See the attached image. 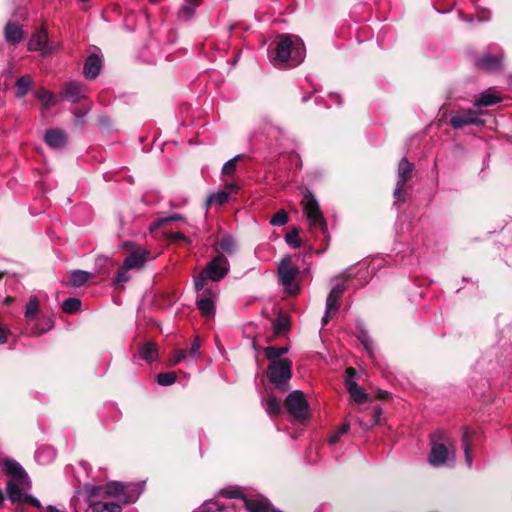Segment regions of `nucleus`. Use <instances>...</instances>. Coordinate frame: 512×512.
Instances as JSON below:
<instances>
[{"label":"nucleus","mask_w":512,"mask_h":512,"mask_svg":"<svg viewBox=\"0 0 512 512\" xmlns=\"http://www.w3.org/2000/svg\"><path fill=\"white\" fill-rule=\"evenodd\" d=\"M182 219H183V217L181 215H179V214H174V215H171V216H168V217L159 218L156 221H154L152 224H150L149 231L150 232H154L160 226H162V225H164L166 223H170V222H173V221H179V220H182Z\"/></svg>","instance_id":"72a5a7b5"},{"label":"nucleus","mask_w":512,"mask_h":512,"mask_svg":"<svg viewBox=\"0 0 512 512\" xmlns=\"http://www.w3.org/2000/svg\"><path fill=\"white\" fill-rule=\"evenodd\" d=\"M227 188L230 190H236L237 187L235 184H229V185H227Z\"/></svg>","instance_id":"bf43d9fd"},{"label":"nucleus","mask_w":512,"mask_h":512,"mask_svg":"<svg viewBox=\"0 0 512 512\" xmlns=\"http://www.w3.org/2000/svg\"><path fill=\"white\" fill-rule=\"evenodd\" d=\"M149 256L150 252L147 249L138 248L125 258L123 264L125 268H129L130 270H139L145 265Z\"/></svg>","instance_id":"f8f14e48"},{"label":"nucleus","mask_w":512,"mask_h":512,"mask_svg":"<svg viewBox=\"0 0 512 512\" xmlns=\"http://www.w3.org/2000/svg\"><path fill=\"white\" fill-rule=\"evenodd\" d=\"M2 468L6 474L12 477L11 479L28 477L22 466L13 459H4Z\"/></svg>","instance_id":"aec40b11"},{"label":"nucleus","mask_w":512,"mask_h":512,"mask_svg":"<svg viewBox=\"0 0 512 512\" xmlns=\"http://www.w3.org/2000/svg\"><path fill=\"white\" fill-rule=\"evenodd\" d=\"M272 63L275 66L288 64L294 67L303 62L306 54L302 39L296 35L282 34L278 37Z\"/></svg>","instance_id":"f03ea898"},{"label":"nucleus","mask_w":512,"mask_h":512,"mask_svg":"<svg viewBox=\"0 0 512 512\" xmlns=\"http://www.w3.org/2000/svg\"><path fill=\"white\" fill-rule=\"evenodd\" d=\"M218 250L228 255H232L237 250V245L231 236H225L217 242Z\"/></svg>","instance_id":"c85d7f7f"},{"label":"nucleus","mask_w":512,"mask_h":512,"mask_svg":"<svg viewBox=\"0 0 512 512\" xmlns=\"http://www.w3.org/2000/svg\"><path fill=\"white\" fill-rule=\"evenodd\" d=\"M3 500H4V496H3L2 491L0 490V504L3 502Z\"/></svg>","instance_id":"052dcab7"},{"label":"nucleus","mask_w":512,"mask_h":512,"mask_svg":"<svg viewBox=\"0 0 512 512\" xmlns=\"http://www.w3.org/2000/svg\"><path fill=\"white\" fill-rule=\"evenodd\" d=\"M201 342L198 337H196L192 343V346L189 351V357L191 359H196L200 355Z\"/></svg>","instance_id":"c03bdc74"},{"label":"nucleus","mask_w":512,"mask_h":512,"mask_svg":"<svg viewBox=\"0 0 512 512\" xmlns=\"http://www.w3.org/2000/svg\"><path fill=\"white\" fill-rule=\"evenodd\" d=\"M221 495L228 499L238 498L239 500L237 503L218 507L219 512H239L241 509H246L248 512H282L272 508L265 499H248L239 491L222 490Z\"/></svg>","instance_id":"7ed1b4c3"},{"label":"nucleus","mask_w":512,"mask_h":512,"mask_svg":"<svg viewBox=\"0 0 512 512\" xmlns=\"http://www.w3.org/2000/svg\"><path fill=\"white\" fill-rule=\"evenodd\" d=\"M27 482L28 477L10 479L6 486L7 497L12 502H20L23 499L22 489L25 487Z\"/></svg>","instance_id":"2eb2a0df"},{"label":"nucleus","mask_w":512,"mask_h":512,"mask_svg":"<svg viewBox=\"0 0 512 512\" xmlns=\"http://www.w3.org/2000/svg\"><path fill=\"white\" fill-rule=\"evenodd\" d=\"M501 63V58L498 56L486 55L477 60L476 65L480 68L487 70H494L499 68Z\"/></svg>","instance_id":"bb28decb"},{"label":"nucleus","mask_w":512,"mask_h":512,"mask_svg":"<svg viewBox=\"0 0 512 512\" xmlns=\"http://www.w3.org/2000/svg\"><path fill=\"white\" fill-rule=\"evenodd\" d=\"M81 301L78 298H68L62 304V309L64 312L72 314L80 310Z\"/></svg>","instance_id":"f704fd0d"},{"label":"nucleus","mask_w":512,"mask_h":512,"mask_svg":"<svg viewBox=\"0 0 512 512\" xmlns=\"http://www.w3.org/2000/svg\"><path fill=\"white\" fill-rule=\"evenodd\" d=\"M412 170L413 165L406 158L401 159L398 165L397 182H399L400 185H405L410 179Z\"/></svg>","instance_id":"4be33fe9"},{"label":"nucleus","mask_w":512,"mask_h":512,"mask_svg":"<svg viewBox=\"0 0 512 512\" xmlns=\"http://www.w3.org/2000/svg\"><path fill=\"white\" fill-rule=\"evenodd\" d=\"M301 205L310 225L312 227H320L325 231L327 229V225L315 196L312 193L307 192L303 196Z\"/></svg>","instance_id":"423d86ee"},{"label":"nucleus","mask_w":512,"mask_h":512,"mask_svg":"<svg viewBox=\"0 0 512 512\" xmlns=\"http://www.w3.org/2000/svg\"><path fill=\"white\" fill-rule=\"evenodd\" d=\"M47 38L48 36L45 30H38L31 36L28 42V49L30 51H41L42 53H48L50 48L47 44Z\"/></svg>","instance_id":"f3484780"},{"label":"nucleus","mask_w":512,"mask_h":512,"mask_svg":"<svg viewBox=\"0 0 512 512\" xmlns=\"http://www.w3.org/2000/svg\"><path fill=\"white\" fill-rule=\"evenodd\" d=\"M21 501L28 503L37 508L41 507L39 500L34 498L33 496H25V497H23V499Z\"/></svg>","instance_id":"3c124183"},{"label":"nucleus","mask_w":512,"mask_h":512,"mask_svg":"<svg viewBox=\"0 0 512 512\" xmlns=\"http://www.w3.org/2000/svg\"><path fill=\"white\" fill-rule=\"evenodd\" d=\"M91 273L83 270H74L70 273V280L68 285L72 287L83 286L90 278Z\"/></svg>","instance_id":"393cba45"},{"label":"nucleus","mask_w":512,"mask_h":512,"mask_svg":"<svg viewBox=\"0 0 512 512\" xmlns=\"http://www.w3.org/2000/svg\"><path fill=\"white\" fill-rule=\"evenodd\" d=\"M56 456L55 451L52 448L46 447L36 452V460L40 464H47L54 460Z\"/></svg>","instance_id":"2f4dec72"},{"label":"nucleus","mask_w":512,"mask_h":512,"mask_svg":"<svg viewBox=\"0 0 512 512\" xmlns=\"http://www.w3.org/2000/svg\"><path fill=\"white\" fill-rule=\"evenodd\" d=\"M267 376L279 390L286 391L292 376V362L288 359L269 363Z\"/></svg>","instance_id":"39448f33"},{"label":"nucleus","mask_w":512,"mask_h":512,"mask_svg":"<svg viewBox=\"0 0 512 512\" xmlns=\"http://www.w3.org/2000/svg\"><path fill=\"white\" fill-rule=\"evenodd\" d=\"M85 492L90 501V512H122V507L118 503L94 501L93 499L111 497L116 498L124 504L133 503L138 499L141 488L136 484L126 485L113 481L100 486L86 485Z\"/></svg>","instance_id":"f257e3e1"},{"label":"nucleus","mask_w":512,"mask_h":512,"mask_svg":"<svg viewBox=\"0 0 512 512\" xmlns=\"http://www.w3.org/2000/svg\"><path fill=\"white\" fill-rule=\"evenodd\" d=\"M8 334V331H6L3 328H0V344H4L7 342Z\"/></svg>","instance_id":"864d4df0"},{"label":"nucleus","mask_w":512,"mask_h":512,"mask_svg":"<svg viewBox=\"0 0 512 512\" xmlns=\"http://www.w3.org/2000/svg\"><path fill=\"white\" fill-rule=\"evenodd\" d=\"M345 291L343 284L335 285L326 299V311L322 318V324L326 325L330 319H332L338 312L339 301Z\"/></svg>","instance_id":"9d476101"},{"label":"nucleus","mask_w":512,"mask_h":512,"mask_svg":"<svg viewBox=\"0 0 512 512\" xmlns=\"http://www.w3.org/2000/svg\"><path fill=\"white\" fill-rule=\"evenodd\" d=\"M139 355L143 360L151 363L158 358L157 346L152 342H147L139 348Z\"/></svg>","instance_id":"b1692460"},{"label":"nucleus","mask_w":512,"mask_h":512,"mask_svg":"<svg viewBox=\"0 0 512 512\" xmlns=\"http://www.w3.org/2000/svg\"><path fill=\"white\" fill-rule=\"evenodd\" d=\"M450 123L455 129H458L466 125L482 123V121L477 118L475 111L467 110L463 113L453 115L450 119Z\"/></svg>","instance_id":"dca6fc26"},{"label":"nucleus","mask_w":512,"mask_h":512,"mask_svg":"<svg viewBox=\"0 0 512 512\" xmlns=\"http://www.w3.org/2000/svg\"><path fill=\"white\" fill-rule=\"evenodd\" d=\"M349 427H350L349 423H344V424H343V425L338 429L337 433H338L339 435H341V436H342L343 434H345V433H347V432H348Z\"/></svg>","instance_id":"5fc2aeb1"},{"label":"nucleus","mask_w":512,"mask_h":512,"mask_svg":"<svg viewBox=\"0 0 512 512\" xmlns=\"http://www.w3.org/2000/svg\"><path fill=\"white\" fill-rule=\"evenodd\" d=\"M200 5V0H185L181 9V15L189 18L193 16L195 9Z\"/></svg>","instance_id":"e433bc0d"},{"label":"nucleus","mask_w":512,"mask_h":512,"mask_svg":"<svg viewBox=\"0 0 512 512\" xmlns=\"http://www.w3.org/2000/svg\"><path fill=\"white\" fill-rule=\"evenodd\" d=\"M32 85V79L30 76H22L16 81V97H24L30 90Z\"/></svg>","instance_id":"cd10ccee"},{"label":"nucleus","mask_w":512,"mask_h":512,"mask_svg":"<svg viewBox=\"0 0 512 512\" xmlns=\"http://www.w3.org/2000/svg\"><path fill=\"white\" fill-rule=\"evenodd\" d=\"M4 35L8 43L17 44L23 39L24 32L20 26L8 23L5 27Z\"/></svg>","instance_id":"412c9836"},{"label":"nucleus","mask_w":512,"mask_h":512,"mask_svg":"<svg viewBox=\"0 0 512 512\" xmlns=\"http://www.w3.org/2000/svg\"><path fill=\"white\" fill-rule=\"evenodd\" d=\"M432 466L439 467L455 461L454 449H449L442 443H433L428 457Z\"/></svg>","instance_id":"1a4fd4ad"},{"label":"nucleus","mask_w":512,"mask_h":512,"mask_svg":"<svg viewBox=\"0 0 512 512\" xmlns=\"http://www.w3.org/2000/svg\"><path fill=\"white\" fill-rule=\"evenodd\" d=\"M285 240L292 248H299L301 246V240L297 230H292L286 234Z\"/></svg>","instance_id":"79ce46f5"},{"label":"nucleus","mask_w":512,"mask_h":512,"mask_svg":"<svg viewBox=\"0 0 512 512\" xmlns=\"http://www.w3.org/2000/svg\"><path fill=\"white\" fill-rule=\"evenodd\" d=\"M11 301H12V298H10V297H7V298H6V300H5V302H6L7 304H8V303H10Z\"/></svg>","instance_id":"680f3d73"},{"label":"nucleus","mask_w":512,"mask_h":512,"mask_svg":"<svg viewBox=\"0 0 512 512\" xmlns=\"http://www.w3.org/2000/svg\"><path fill=\"white\" fill-rule=\"evenodd\" d=\"M151 3H158L160 0H149Z\"/></svg>","instance_id":"e2e57ef3"},{"label":"nucleus","mask_w":512,"mask_h":512,"mask_svg":"<svg viewBox=\"0 0 512 512\" xmlns=\"http://www.w3.org/2000/svg\"><path fill=\"white\" fill-rule=\"evenodd\" d=\"M176 381L174 372L159 373L157 375V382L162 386L172 385Z\"/></svg>","instance_id":"58836bf2"},{"label":"nucleus","mask_w":512,"mask_h":512,"mask_svg":"<svg viewBox=\"0 0 512 512\" xmlns=\"http://www.w3.org/2000/svg\"><path fill=\"white\" fill-rule=\"evenodd\" d=\"M404 188H405V185H400L399 182H397L396 184V188L394 190V197L398 200V201H404Z\"/></svg>","instance_id":"09e8293b"},{"label":"nucleus","mask_w":512,"mask_h":512,"mask_svg":"<svg viewBox=\"0 0 512 512\" xmlns=\"http://www.w3.org/2000/svg\"><path fill=\"white\" fill-rule=\"evenodd\" d=\"M45 142L54 149L63 148L67 143V136L61 129H50L44 136Z\"/></svg>","instance_id":"a211bd4d"},{"label":"nucleus","mask_w":512,"mask_h":512,"mask_svg":"<svg viewBox=\"0 0 512 512\" xmlns=\"http://www.w3.org/2000/svg\"><path fill=\"white\" fill-rule=\"evenodd\" d=\"M52 327L53 322L49 318L42 319L34 328H32V334L40 335L42 333L49 331Z\"/></svg>","instance_id":"4c0bfd02"},{"label":"nucleus","mask_w":512,"mask_h":512,"mask_svg":"<svg viewBox=\"0 0 512 512\" xmlns=\"http://www.w3.org/2000/svg\"><path fill=\"white\" fill-rule=\"evenodd\" d=\"M86 90L81 83L71 81L65 84L62 90V98L72 103L78 102L85 97Z\"/></svg>","instance_id":"4468645a"},{"label":"nucleus","mask_w":512,"mask_h":512,"mask_svg":"<svg viewBox=\"0 0 512 512\" xmlns=\"http://www.w3.org/2000/svg\"><path fill=\"white\" fill-rule=\"evenodd\" d=\"M287 347H267L265 350V355L270 363L274 361H283L281 358L282 355L287 353Z\"/></svg>","instance_id":"7c9ffc66"},{"label":"nucleus","mask_w":512,"mask_h":512,"mask_svg":"<svg viewBox=\"0 0 512 512\" xmlns=\"http://www.w3.org/2000/svg\"><path fill=\"white\" fill-rule=\"evenodd\" d=\"M380 415H381V410L380 409L376 410V412H375V418H376L375 422L378 421V418L380 417Z\"/></svg>","instance_id":"13d9d810"},{"label":"nucleus","mask_w":512,"mask_h":512,"mask_svg":"<svg viewBox=\"0 0 512 512\" xmlns=\"http://www.w3.org/2000/svg\"><path fill=\"white\" fill-rule=\"evenodd\" d=\"M347 378H346V387L348 392L350 393L352 399L358 403H364L367 400V394L363 391V389L353 380L354 370L352 368H348L346 370Z\"/></svg>","instance_id":"ddd939ff"},{"label":"nucleus","mask_w":512,"mask_h":512,"mask_svg":"<svg viewBox=\"0 0 512 512\" xmlns=\"http://www.w3.org/2000/svg\"><path fill=\"white\" fill-rule=\"evenodd\" d=\"M340 437H341V435H339V434L336 432L334 435H332V436L329 438V442H330L331 444H335V443H337V442H338V440L340 439Z\"/></svg>","instance_id":"6e6d98bb"},{"label":"nucleus","mask_w":512,"mask_h":512,"mask_svg":"<svg viewBox=\"0 0 512 512\" xmlns=\"http://www.w3.org/2000/svg\"><path fill=\"white\" fill-rule=\"evenodd\" d=\"M274 329L277 334L284 332L287 329V321L285 319H279L274 324Z\"/></svg>","instance_id":"8fccbe9b"},{"label":"nucleus","mask_w":512,"mask_h":512,"mask_svg":"<svg viewBox=\"0 0 512 512\" xmlns=\"http://www.w3.org/2000/svg\"><path fill=\"white\" fill-rule=\"evenodd\" d=\"M229 199V193L227 191H220L209 196L207 202L210 205L221 206L226 203Z\"/></svg>","instance_id":"c9c22d12"},{"label":"nucleus","mask_w":512,"mask_h":512,"mask_svg":"<svg viewBox=\"0 0 512 512\" xmlns=\"http://www.w3.org/2000/svg\"><path fill=\"white\" fill-rule=\"evenodd\" d=\"M288 222V214L285 210H279L270 220L273 226H282Z\"/></svg>","instance_id":"a19ab883"},{"label":"nucleus","mask_w":512,"mask_h":512,"mask_svg":"<svg viewBox=\"0 0 512 512\" xmlns=\"http://www.w3.org/2000/svg\"><path fill=\"white\" fill-rule=\"evenodd\" d=\"M262 406L269 416H276L281 412L280 401L273 395H268L262 399Z\"/></svg>","instance_id":"5701e85b"},{"label":"nucleus","mask_w":512,"mask_h":512,"mask_svg":"<svg viewBox=\"0 0 512 512\" xmlns=\"http://www.w3.org/2000/svg\"><path fill=\"white\" fill-rule=\"evenodd\" d=\"M358 339L362 342L365 349L367 350L369 355L372 357L373 356V343H372L368 333L362 329L359 330Z\"/></svg>","instance_id":"ea45409f"},{"label":"nucleus","mask_w":512,"mask_h":512,"mask_svg":"<svg viewBox=\"0 0 512 512\" xmlns=\"http://www.w3.org/2000/svg\"><path fill=\"white\" fill-rule=\"evenodd\" d=\"M238 157H234L230 160H228L224 165H223V168H222V172L224 174H232L234 171H235V168H236V159Z\"/></svg>","instance_id":"49530a36"},{"label":"nucleus","mask_w":512,"mask_h":512,"mask_svg":"<svg viewBox=\"0 0 512 512\" xmlns=\"http://www.w3.org/2000/svg\"><path fill=\"white\" fill-rule=\"evenodd\" d=\"M330 97H331V98H333L337 103H340V101H339V98H340V97H339V95H337V94H334V93H333V94H330Z\"/></svg>","instance_id":"4d7b16f0"},{"label":"nucleus","mask_w":512,"mask_h":512,"mask_svg":"<svg viewBox=\"0 0 512 512\" xmlns=\"http://www.w3.org/2000/svg\"><path fill=\"white\" fill-rule=\"evenodd\" d=\"M130 269L129 268H125V265L123 264L119 269H118V272H117V276L114 280V284H120V283H123V282H127L129 280V275H128V271Z\"/></svg>","instance_id":"37998d69"},{"label":"nucleus","mask_w":512,"mask_h":512,"mask_svg":"<svg viewBox=\"0 0 512 512\" xmlns=\"http://www.w3.org/2000/svg\"><path fill=\"white\" fill-rule=\"evenodd\" d=\"M36 98L43 103L45 109H49L58 103L56 96L44 88L37 90Z\"/></svg>","instance_id":"a878e982"},{"label":"nucleus","mask_w":512,"mask_h":512,"mask_svg":"<svg viewBox=\"0 0 512 512\" xmlns=\"http://www.w3.org/2000/svg\"><path fill=\"white\" fill-rule=\"evenodd\" d=\"M39 301L36 296H31L26 305L25 318L30 321L38 313Z\"/></svg>","instance_id":"473e14b6"},{"label":"nucleus","mask_w":512,"mask_h":512,"mask_svg":"<svg viewBox=\"0 0 512 512\" xmlns=\"http://www.w3.org/2000/svg\"><path fill=\"white\" fill-rule=\"evenodd\" d=\"M102 61L99 56L90 55L84 65V75L86 78L94 79L100 72Z\"/></svg>","instance_id":"6ab92c4d"},{"label":"nucleus","mask_w":512,"mask_h":512,"mask_svg":"<svg viewBox=\"0 0 512 512\" xmlns=\"http://www.w3.org/2000/svg\"><path fill=\"white\" fill-rule=\"evenodd\" d=\"M463 442H464V452H465V460L470 468L472 466V458L469 451V442H468V431H465L463 436Z\"/></svg>","instance_id":"a18cd8bd"},{"label":"nucleus","mask_w":512,"mask_h":512,"mask_svg":"<svg viewBox=\"0 0 512 512\" xmlns=\"http://www.w3.org/2000/svg\"><path fill=\"white\" fill-rule=\"evenodd\" d=\"M299 273L298 267L292 264L291 257L287 256L281 260L278 266V275L281 284L290 294H296L298 287L294 285V279Z\"/></svg>","instance_id":"0eeeda50"},{"label":"nucleus","mask_w":512,"mask_h":512,"mask_svg":"<svg viewBox=\"0 0 512 512\" xmlns=\"http://www.w3.org/2000/svg\"><path fill=\"white\" fill-rule=\"evenodd\" d=\"M187 359H188V352L186 350L181 349V350L176 351L171 364L176 365V364L180 363L181 361L187 360Z\"/></svg>","instance_id":"de8ad7c7"},{"label":"nucleus","mask_w":512,"mask_h":512,"mask_svg":"<svg viewBox=\"0 0 512 512\" xmlns=\"http://www.w3.org/2000/svg\"><path fill=\"white\" fill-rule=\"evenodd\" d=\"M501 100V98L491 92H485L483 93L478 100L475 101L474 106L475 107H483V106H491L493 104L498 103Z\"/></svg>","instance_id":"c756f323"},{"label":"nucleus","mask_w":512,"mask_h":512,"mask_svg":"<svg viewBox=\"0 0 512 512\" xmlns=\"http://www.w3.org/2000/svg\"><path fill=\"white\" fill-rule=\"evenodd\" d=\"M229 271V262L224 255H218L213 258L207 265L206 269L195 279V288L200 290L203 288L205 279L219 281L224 278Z\"/></svg>","instance_id":"20e7f679"},{"label":"nucleus","mask_w":512,"mask_h":512,"mask_svg":"<svg viewBox=\"0 0 512 512\" xmlns=\"http://www.w3.org/2000/svg\"><path fill=\"white\" fill-rule=\"evenodd\" d=\"M167 237H169L173 241L185 240L186 239L184 234L181 233V232L171 233Z\"/></svg>","instance_id":"603ef678"},{"label":"nucleus","mask_w":512,"mask_h":512,"mask_svg":"<svg viewBox=\"0 0 512 512\" xmlns=\"http://www.w3.org/2000/svg\"><path fill=\"white\" fill-rule=\"evenodd\" d=\"M200 298L197 301V307L200 310L201 314L210 318L214 315V301L217 297V293L208 288H202Z\"/></svg>","instance_id":"9b49d317"},{"label":"nucleus","mask_w":512,"mask_h":512,"mask_svg":"<svg viewBox=\"0 0 512 512\" xmlns=\"http://www.w3.org/2000/svg\"><path fill=\"white\" fill-rule=\"evenodd\" d=\"M285 406L290 415L295 419L304 421L308 416V403L304 394L295 390L291 392L285 399Z\"/></svg>","instance_id":"6e6552de"}]
</instances>
